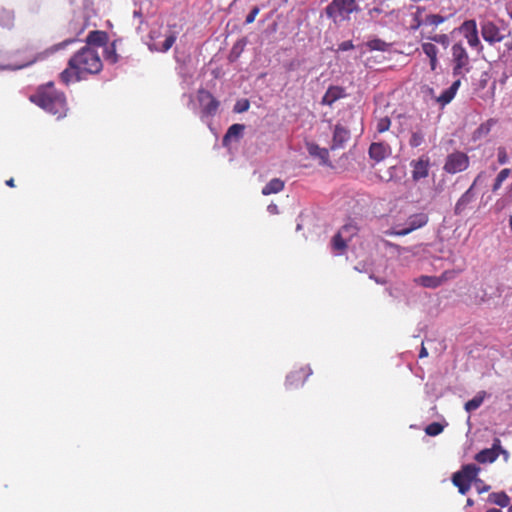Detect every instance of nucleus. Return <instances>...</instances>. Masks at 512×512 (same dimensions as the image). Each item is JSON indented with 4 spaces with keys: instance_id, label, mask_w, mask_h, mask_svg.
I'll use <instances>...</instances> for the list:
<instances>
[{
    "instance_id": "nucleus-15",
    "label": "nucleus",
    "mask_w": 512,
    "mask_h": 512,
    "mask_svg": "<svg viewBox=\"0 0 512 512\" xmlns=\"http://www.w3.org/2000/svg\"><path fill=\"white\" fill-rule=\"evenodd\" d=\"M475 200V192H474V184L467 189L461 197L458 199V201L455 204L454 207V214L457 216L464 215L466 211L470 208V205Z\"/></svg>"
},
{
    "instance_id": "nucleus-54",
    "label": "nucleus",
    "mask_w": 512,
    "mask_h": 512,
    "mask_svg": "<svg viewBox=\"0 0 512 512\" xmlns=\"http://www.w3.org/2000/svg\"><path fill=\"white\" fill-rule=\"evenodd\" d=\"M467 505H470V506L473 505V501L471 499H468L467 500Z\"/></svg>"
},
{
    "instance_id": "nucleus-21",
    "label": "nucleus",
    "mask_w": 512,
    "mask_h": 512,
    "mask_svg": "<svg viewBox=\"0 0 512 512\" xmlns=\"http://www.w3.org/2000/svg\"><path fill=\"white\" fill-rule=\"evenodd\" d=\"M244 129L245 126L243 124L231 125L223 137V145L227 146L230 141L238 140L243 135Z\"/></svg>"
},
{
    "instance_id": "nucleus-44",
    "label": "nucleus",
    "mask_w": 512,
    "mask_h": 512,
    "mask_svg": "<svg viewBox=\"0 0 512 512\" xmlns=\"http://www.w3.org/2000/svg\"><path fill=\"white\" fill-rule=\"evenodd\" d=\"M509 38L506 40V42L504 43V46L505 48L508 50V51H512V36H511V33L509 32L508 34Z\"/></svg>"
},
{
    "instance_id": "nucleus-20",
    "label": "nucleus",
    "mask_w": 512,
    "mask_h": 512,
    "mask_svg": "<svg viewBox=\"0 0 512 512\" xmlns=\"http://www.w3.org/2000/svg\"><path fill=\"white\" fill-rule=\"evenodd\" d=\"M344 89L338 86H331L325 92L322 98V104L331 106L334 102L344 97Z\"/></svg>"
},
{
    "instance_id": "nucleus-48",
    "label": "nucleus",
    "mask_w": 512,
    "mask_h": 512,
    "mask_svg": "<svg viewBox=\"0 0 512 512\" xmlns=\"http://www.w3.org/2000/svg\"><path fill=\"white\" fill-rule=\"evenodd\" d=\"M427 356H428V352H427L426 348L422 346L421 351L419 353V357L423 358V357H427Z\"/></svg>"
},
{
    "instance_id": "nucleus-23",
    "label": "nucleus",
    "mask_w": 512,
    "mask_h": 512,
    "mask_svg": "<svg viewBox=\"0 0 512 512\" xmlns=\"http://www.w3.org/2000/svg\"><path fill=\"white\" fill-rule=\"evenodd\" d=\"M176 39V34L174 32H169L165 35V40L161 44L156 42L153 44V46H151V49L154 48L155 50L160 52H167L173 46Z\"/></svg>"
},
{
    "instance_id": "nucleus-58",
    "label": "nucleus",
    "mask_w": 512,
    "mask_h": 512,
    "mask_svg": "<svg viewBox=\"0 0 512 512\" xmlns=\"http://www.w3.org/2000/svg\"><path fill=\"white\" fill-rule=\"evenodd\" d=\"M511 358H512V350H511Z\"/></svg>"
},
{
    "instance_id": "nucleus-18",
    "label": "nucleus",
    "mask_w": 512,
    "mask_h": 512,
    "mask_svg": "<svg viewBox=\"0 0 512 512\" xmlns=\"http://www.w3.org/2000/svg\"><path fill=\"white\" fill-rule=\"evenodd\" d=\"M312 374L310 367H307V372L304 374V369L300 371L291 372L286 377V386L288 388H297L305 382L306 378Z\"/></svg>"
},
{
    "instance_id": "nucleus-9",
    "label": "nucleus",
    "mask_w": 512,
    "mask_h": 512,
    "mask_svg": "<svg viewBox=\"0 0 512 512\" xmlns=\"http://www.w3.org/2000/svg\"><path fill=\"white\" fill-rule=\"evenodd\" d=\"M428 222V216L424 213L414 214L406 221V227L400 228L399 226L393 227L386 231L388 235L405 236L412 231L425 226Z\"/></svg>"
},
{
    "instance_id": "nucleus-56",
    "label": "nucleus",
    "mask_w": 512,
    "mask_h": 512,
    "mask_svg": "<svg viewBox=\"0 0 512 512\" xmlns=\"http://www.w3.org/2000/svg\"><path fill=\"white\" fill-rule=\"evenodd\" d=\"M134 16H140V12L135 11V12H134Z\"/></svg>"
},
{
    "instance_id": "nucleus-16",
    "label": "nucleus",
    "mask_w": 512,
    "mask_h": 512,
    "mask_svg": "<svg viewBox=\"0 0 512 512\" xmlns=\"http://www.w3.org/2000/svg\"><path fill=\"white\" fill-rule=\"evenodd\" d=\"M391 155V148L383 142L372 143L369 147V156L375 162H381Z\"/></svg>"
},
{
    "instance_id": "nucleus-7",
    "label": "nucleus",
    "mask_w": 512,
    "mask_h": 512,
    "mask_svg": "<svg viewBox=\"0 0 512 512\" xmlns=\"http://www.w3.org/2000/svg\"><path fill=\"white\" fill-rule=\"evenodd\" d=\"M77 39L75 38H71V39H67V40H64L52 47H50L49 49H47L45 52L43 53H39L37 56L35 57H32V58H27L25 61L23 62H20V63H15V64H9V65H5V66H0V69H11V70H17V69H22V68H25L33 63H35L36 61L38 60H43L48 54H52L56 51H59L61 49H64L66 48L68 45L76 42Z\"/></svg>"
},
{
    "instance_id": "nucleus-46",
    "label": "nucleus",
    "mask_w": 512,
    "mask_h": 512,
    "mask_svg": "<svg viewBox=\"0 0 512 512\" xmlns=\"http://www.w3.org/2000/svg\"><path fill=\"white\" fill-rule=\"evenodd\" d=\"M267 210L271 214H276L278 212V207L276 204H270L268 205Z\"/></svg>"
},
{
    "instance_id": "nucleus-47",
    "label": "nucleus",
    "mask_w": 512,
    "mask_h": 512,
    "mask_svg": "<svg viewBox=\"0 0 512 512\" xmlns=\"http://www.w3.org/2000/svg\"><path fill=\"white\" fill-rule=\"evenodd\" d=\"M415 25L413 26L414 29L419 28L423 23V21H420L417 16H415Z\"/></svg>"
},
{
    "instance_id": "nucleus-30",
    "label": "nucleus",
    "mask_w": 512,
    "mask_h": 512,
    "mask_svg": "<svg viewBox=\"0 0 512 512\" xmlns=\"http://www.w3.org/2000/svg\"><path fill=\"white\" fill-rule=\"evenodd\" d=\"M445 20H446V17H444V16H441L438 14H430L425 17L423 23L425 25L438 26V25L442 24L443 22H445Z\"/></svg>"
},
{
    "instance_id": "nucleus-51",
    "label": "nucleus",
    "mask_w": 512,
    "mask_h": 512,
    "mask_svg": "<svg viewBox=\"0 0 512 512\" xmlns=\"http://www.w3.org/2000/svg\"><path fill=\"white\" fill-rule=\"evenodd\" d=\"M7 17H8V20H7V22L5 23V25H6V26H9V25L11 24V22H12V16L8 13Z\"/></svg>"
},
{
    "instance_id": "nucleus-35",
    "label": "nucleus",
    "mask_w": 512,
    "mask_h": 512,
    "mask_svg": "<svg viewBox=\"0 0 512 512\" xmlns=\"http://www.w3.org/2000/svg\"><path fill=\"white\" fill-rule=\"evenodd\" d=\"M431 41L441 44L444 48L449 46L450 40L446 34H436L434 36L429 37Z\"/></svg>"
},
{
    "instance_id": "nucleus-41",
    "label": "nucleus",
    "mask_w": 512,
    "mask_h": 512,
    "mask_svg": "<svg viewBox=\"0 0 512 512\" xmlns=\"http://www.w3.org/2000/svg\"><path fill=\"white\" fill-rule=\"evenodd\" d=\"M438 279H440V286L450 280V279H453L455 277V272L454 271H444L440 276H437Z\"/></svg>"
},
{
    "instance_id": "nucleus-25",
    "label": "nucleus",
    "mask_w": 512,
    "mask_h": 512,
    "mask_svg": "<svg viewBox=\"0 0 512 512\" xmlns=\"http://www.w3.org/2000/svg\"><path fill=\"white\" fill-rule=\"evenodd\" d=\"M489 501L500 507H507L510 503V498L505 492H496L489 495Z\"/></svg>"
},
{
    "instance_id": "nucleus-31",
    "label": "nucleus",
    "mask_w": 512,
    "mask_h": 512,
    "mask_svg": "<svg viewBox=\"0 0 512 512\" xmlns=\"http://www.w3.org/2000/svg\"><path fill=\"white\" fill-rule=\"evenodd\" d=\"M455 97V94L447 88L444 90L440 96L437 98V102L444 107L445 105L449 104L453 98Z\"/></svg>"
},
{
    "instance_id": "nucleus-55",
    "label": "nucleus",
    "mask_w": 512,
    "mask_h": 512,
    "mask_svg": "<svg viewBox=\"0 0 512 512\" xmlns=\"http://www.w3.org/2000/svg\"><path fill=\"white\" fill-rule=\"evenodd\" d=\"M509 225H510V228H511V230H512V216L510 217Z\"/></svg>"
},
{
    "instance_id": "nucleus-33",
    "label": "nucleus",
    "mask_w": 512,
    "mask_h": 512,
    "mask_svg": "<svg viewBox=\"0 0 512 512\" xmlns=\"http://www.w3.org/2000/svg\"><path fill=\"white\" fill-rule=\"evenodd\" d=\"M509 175H510V169L506 168V169L501 170L495 179V182L493 185V191L498 190L501 187L502 183L508 178Z\"/></svg>"
},
{
    "instance_id": "nucleus-17",
    "label": "nucleus",
    "mask_w": 512,
    "mask_h": 512,
    "mask_svg": "<svg viewBox=\"0 0 512 512\" xmlns=\"http://www.w3.org/2000/svg\"><path fill=\"white\" fill-rule=\"evenodd\" d=\"M350 139V131L344 126L337 124L333 132L332 149H339Z\"/></svg>"
},
{
    "instance_id": "nucleus-28",
    "label": "nucleus",
    "mask_w": 512,
    "mask_h": 512,
    "mask_svg": "<svg viewBox=\"0 0 512 512\" xmlns=\"http://www.w3.org/2000/svg\"><path fill=\"white\" fill-rule=\"evenodd\" d=\"M104 58L111 64H114L118 61V55L116 53L115 43H112L105 47L104 49Z\"/></svg>"
},
{
    "instance_id": "nucleus-22",
    "label": "nucleus",
    "mask_w": 512,
    "mask_h": 512,
    "mask_svg": "<svg viewBox=\"0 0 512 512\" xmlns=\"http://www.w3.org/2000/svg\"><path fill=\"white\" fill-rule=\"evenodd\" d=\"M284 186L285 183L283 180L279 178H273L262 188V194L267 196L279 193L284 189Z\"/></svg>"
},
{
    "instance_id": "nucleus-43",
    "label": "nucleus",
    "mask_w": 512,
    "mask_h": 512,
    "mask_svg": "<svg viewBox=\"0 0 512 512\" xmlns=\"http://www.w3.org/2000/svg\"><path fill=\"white\" fill-rule=\"evenodd\" d=\"M460 85H461V80H460V79H457V80H455V81L452 83V85L449 87V90H450L451 92H453V93L456 95V93H457V91H458V89H459Z\"/></svg>"
},
{
    "instance_id": "nucleus-32",
    "label": "nucleus",
    "mask_w": 512,
    "mask_h": 512,
    "mask_svg": "<svg viewBox=\"0 0 512 512\" xmlns=\"http://www.w3.org/2000/svg\"><path fill=\"white\" fill-rule=\"evenodd\" d=\"M424 141V133L420 130L413 131L409 140V144L412 147L420 146Z\"/></svg>"
},
{
    "instance_id": "nucleus-24",
    "label": "nucleus",
    "mask_w": 512,
    "mask_h": 512,
    "mask_svg": "<svg viewBox=\"0 0 512 512\" xmlns=\"http://www.w3.org/2000/svg\"><path fill=\"white\" fill-rule=\"evenodd\" d=\"M415 283L426 288H437L440 286V279L437 276L422 275L415 279Z\"/></svg>"
},
{
    "instance_id": "nucleus-6",
    "label": "nucleus",
    "mask_w": 512,
    "mask_h": 512,
    "mask_svg": "<svg viewBox=\"0 0 512 512\" xmlns=\"http://www.w3.org/2000/svg\"><path fill=\"white\" fill-rule=\"evenodd\" d=\"M198 101L201 107L200 118L204 123H209L210 119L216 114L219 102L206 90H199Z\"/></svg>"
},
{
    "instance_id": "nucleus-39",
    "label": "nucleus",
    "mask_w": 512,
    "mask_h": 512,
    "mask_svg": "<svg viewBox=\"0 0 512 512\" xmlns=\"http://www.w3.org/2000/svg\"><path fill=\"white\" fill-rule=\"evenodd\" d=\"M260 9L259 7L255 6L251 9V11L248 13L245 19L246 24H251L255 21L256 16L259 14Z\"/></svg>"
},
{
    "instance_id": "nucleus-42",
    "label": "nucleus",
    "mask_w": 512,
    "mask_h": 512,
    "mask_svg": "<svg viewBox=\"0 0 512 512\" xmlns=\"http://www.w3.org/2000/svg\"><path fill=\"white\" fill-rule=\"evenodd\" d=\"M354 48V45L352 43V41H344L342 42L339 47H338V50L340 51H348V50H351Z\"/></svg>"
},
{
    "instance_id": "nucleus-57",
    "label": "nucleus",
    "mask_w": 512,
    "mask_h": 512,
    "mask_svg": "<svg viewBox=\"0 0 512 512\" xmlns=\"http://www.w3.org/2000/svg\"><path fill=\"white\" fill-rule=\"evenodd\" d=\"M508 512H512V504L509 506Z\"/></svg>"
},
{
    "instance_id": "nucleus-2",
    "label": "nucleus",
    "mask_w": 512,
    "mask_h": 512,
    "mask_svg": "<svg viewBox=\"0 0 512 512\" xmlns=\"http://www.w3.org/2000/svg\"><path fill=\"white\" fill-rule=\"evenodd\" d=\"M31 102L35 103L46 112L62 118L66 115L67 105L65 95L54 88L52 82L38 89V91L30 97Z\"/></svg>"
},
{
    "instance_id": "nucleus-36",
    "label": "nucleus",
    "mask_w": 512,
    "mask_h": 512,
    "mask_svg": "<svg viewBox=\"0 0 512 512\" xmlns=\"http://www.w3.org/2000/svg\"><path fill=\"white\" fill-rule=\"evenodd\" d=\"M390 119L387 117L381 118L377 122L376 129L379 133H383L387 131L390 128Z\"/></svg>"
},
{
    "instance_id": "nucleus-19",
    "label": "nucleus",
    "mask_w": 512,
    "mask_h": 512,
    "mask_svg": "<svg viewBox=\"0 0 512 512\" xmlns=\"http://www.w3.org/2000/svg\"><path fill=\"white\" fill-rule=\"evenodd\" d=\"M107 40L108 36L105 32L98 30L91 31L87 36L86 46L94 47L97 50V48L105 46Z\"/></svg>"
},
{
    "instance_id": "nucleus-45",
    "label": "nucleus",
    "mask_w": 512,
    "mask_h": 512,
    "mask_svg": "<svg viewBox=\"0 0 512 512\" xmlns=\"http://www.w3.org/2000/svg\"><path fill=\"white\" fill-rule=\"evenodd\" d=\"M430 68L432 71H435L437 69V66H438V58L435 57V58H430Z\"/></svg>"
},
{
    "instance_id": "nucleus-52",
    "label": "nucleus",
    "mask_w": 512,
    "mask_h": 512,
    "mask_svg": "<svg viewBox=\"0 0 512 512\" xmlns=\"http://www.w3.org/2000/svg\"><path fill=\"white\" fill-rule=\"evenodd\" d=\"M6 184L10 187H13L14 186V180L11 178L9 180L6 181Z\"/></svg>"
},
{
    "instance_id": "nucleus-8",
    "label": "nucleus",
    "mask_w": 512,
    "mask_h": 512,
    "mask_svg": "<svg viewBox=\"0 0 512 512\" xmlns=\"http://www.w3.org/2000/svg\"><path fill=\"white\" fill-rule=\"evenodd\" d=\"M481 36L489 45L494 46L505 39L503 29L491 20H483L480 23Z\"/></svg>"
},
{
    "instance_id": "nucleus-11",
    "label": "nucleus",
    "mask_w": 512,
    "mask_h": 512,
    "mask_svg": "<svg viewBox=\"0 0 512 512\" xmlns=\"http://www.w3.org/2000/svg\"><path fill=\"white\" fill-rule=\"evenodd\" d=\"M358 228L354 224L344 225L332 239V248L337 254H341L353 236L357 234Z\"/></svg>"
},
{
    "instance_id": "nucleus-4",
    "label": "nucleus",
    "mask_w": 512,
    "mask_h": 512,
    "mask_svg": "<svg viewBox=\"0 0 512 512\" xmlns=\"http://www.w3.org/2000/svg\"><path fill=\"white\" fill-rule=\"evenodd\" d=\"M478 473L479 468L475 464H468L453 475L452 481L458 488L459 493L465 495L469 491L472 482L476 484L481 483V481L477 479Z\"/></svg>"
},
{
    "instance_id": "nucleus-26",
    "label": "nucleus",
    "mask_w": 512,
    "mask_h": 512,
    "mask_svg": "<svg viewBox=\"0 0 512 512\" xmlns=\"http://www.w3.org/2000/svg\"><path fill=\"white\" fill-rule=\"evenodd\" d=\"M484 398H485V392L478 393L471 400H469L465 403V410L469 413L475 411L482 405Z\"/></svg>"
},
{
    "instance_id": "nucleus-13",
    "label": "nucleus",
    "mask_w": 512,
    "mask_h": 512,
    "mask_svg": "<svg viewBox=\"0 0 512 512\" xmlns=\"http://www.w3.org/2000/svg\"><path fill=\"white\" fill-rule=\"evenodd\" d=\"M499 454H503L506 461L509 458V453L502 449L501 441L496 438L494 439L491 448L481 450L476 454L475 459L479 463H492L498 458Z\"/></svg>"
},
{
    "instance_id": "nucleus-34",
    "label": "nucleus",
    "mask_w": 512,
    "mask_h": 512,
    "mask_svg": "<svg viewBox=\"0 0 512 512\" xmlns=\"http://www.w3.org/2000/svg\"><path fill=\"white\" fill-rule=\"evenodd\" d=\"M443 431V426L438 422H433L425 428V432L429 436H437Z\"/></svg>"
},
{
    "instance_id": "nucleus-3",
    "label": "nucleus",
    "mask_w": 512,
    "mask_h": 512,
    "mask_svg": "<svg viewBox=\"0 0 512 512\" xmlns=\"http://www.w3.org/2000/svg\"><path fill=\"white\" fill-rule=\"evenodd\" d=\"M356 0H333L325 9L326 15L338 24L349 20L351 13L358 11Z\"/></svg>"
},
{
    "instance_id": "nucleus-50",
    "label": "nucleus",
    "mask_w": 512,
    "mask_h": 512,
    "mask_svg": "<svg viewBox=\"0 0 512 512\" xmlns=\"http://www.w3.org/2000/svg\"><path fill=\"white\" fill-rule=\"evenodd\" d=\"M318 149H319L318 146H312V147H310L309 152H310V154L314 155V154H316Z\"/></svg>"
},
{
    "instance_id": "nucleus-1",
    "label": "nucleus",
    "mask_w": 512,
    "mask_h": 512,
    "mask_svg": "<svg viewBox=\"0 0 512 512\" xmlns=\"http://www.w3.org/2000/svg\"><path fill=\"white\" fill-rule=\"evenodd\" d=\"M102 69V61L94 47L84 46L68 61V66L60 74V80L68 85L85 79L89 74H97Z\"/></svg>"
},
{
    "instance_id": "nucleus-37",
    "label": "nucleus",
    "mask_w": 512,
    "mask_h": 512,
    "mask_svg": "<svg viewBox=\"0 0 512 512\" xmlns=\"http://www.w3.org/2000/svg\"><path fill=\"white\" fill-rule=\"evenodd\" d=\"M392 246L397 250L401 261H404L406 258L413 256V253L409 248L400 247L398 245Z\"/></svg>"
},
{
    "instance_id": "nucleus-12",
    "label": "nucleus",
    "mask_w": 512,
    "mask_h": 512,
    "mask_svg": "<svg viewBox=\"0 0 512 512\" xmlns=\"http://www.w3.org/2000/svg\"><path fill=\"white\" fill-rule=\"evenodd\" d=\"M459 31L465 37L471 48L476 49L477 51H481L483 49L479 39L477 23L474 19L464 21L459 27Z\"/></svg>"
},
{
    "instance_id": "nucleus-29",
    "label": "nucleus",
    "mask_w": 512,
    "mask_h": 512,
    "mask_svg": "<svg viewBox=\"0 0 512 512\" xmlns=\"http://www.w3.org/2000/svg\"><path fill=\"white\" fill-rule=\"evenodd\" d=\"M423 53L430 59L438 55V48L431 42H424L421 44Z\"/></svg>"
},
{
    "instance_id": "nucleus-40",
    "label": "nucleus",
    "mask_w": 512,
    "mask_h": 512,
    "mask_svg": "<svg viewBox=\"0 0 512 512\" xmlns=\"http://www.w3.org/2000/svg\"><path fill=\"white\" fill-rule=\"evenodd\" d=\"M497 157H498V162L501 165H504L508 162V155H507L505 148H503V147L498 148Z\"/></svg>"
},
{
    "instance_id": "nucleus-53",
    "label": "nucleus",
    "mask_w": 512,
    "mask_h": 512,
    "mask_svg": "<svg viewBox=\"0 0 512 512\" xmlns=\"http://www.w3.org/2000/svg\"><path fill=\"white\" fill-rule=\"evenodd\" d=\"M486 512H502V511L499 509H496V508H491V509H488Z\"/></svg>"
},
{
    "instance_id": "nucleus-27",
    "label": "nucleus",
    "mask_w": 512,
    "mask_h": 512,
    "mask_svg": "<svg viewBox=\"0 0 512 512\" xmlns=\"http://www.w3.org/2000/svg\"><path fill=\"white\" fill-rule=\"evenodd\" d=\"M367 46L370 50L375 51H387L390 47V44L386 43L385 41L381 39H373L368 41Z\"/></svg>"
},
{
    "instance_id": "nucleus-49",
    "label": "nucleus",
    "mask_w": 512,
    "mask_h": 512,
    "mask_svg": "<svg viewBox=\"0 0 512 512\" xmlns=\"http://www.w3.org/2000/svg\"><path fill=\"white\" fill-rule=\"evenodd\" d=\"M489 489V486H480V485H477V490L479 493H482V492H485Z\"/></svg>"
},
{
    "instance_id": "nucleus-14",
    "label": "nucleus",
    "mask_w": 512,
    "mask_h": 512,
    "mask_svg": "<svg viewBox=\"0 0 512 512\" xmlns=\"http://www.w3.org/2000/svg\"><path fill=\"white\" fill-rule=\"evenodd\" d=\"M410 165L412 167V178L414 181H419L428 176L430 161L427 156L423 155L416 160H412Z\"/></svg>"
},
{
    "instance_id": "nucleus-10",
    "label": "nucleus",
    "mask_w": 512,
    "mask_h": 512,
    "mask_svg": "<svg viewBox=\"0 0 512 512\" xmlns=\"http://www.w3.org/2000/svg\"><path fill=\"white\" fill-rule=\"evenodd\" d=\"M469 167V157L460 151L453 152L446 157L443 169L449 174H456Z\"/></svg>"
},
{
    "instance_id": "nucleus-38",
    "label": "nucleus",
    "mask_w": 512,
    "mask_h": 512,
    "mask_svg": "<svg viewBox=\"0 0 512 512\" xmlns=\"http://www.w3.org/2000/svg\"><path fill=\"white\" fill-rule=\"evenodd\" d=\"M250 107V103L247 99L238 101L234 106V111L236 113H243L247 111Z\"/></svg>"
},
{
    "instance_id": "nucleus-5",
    "label": "nucleus",
    "mask_w": 512,
    "mask_h": 512,
    "mask_svg": "<svg viewBox=\"0 0 512 512\" xmlns=\"http://www.w3.org/2000/svg\"><path fill=\"white\" fill-rule=\"evenodd\" d=\"M452 62H453V75L460 77L469 72V55L462 42L453 44L451 48Z\"/></svg>"
}]
</instances>
